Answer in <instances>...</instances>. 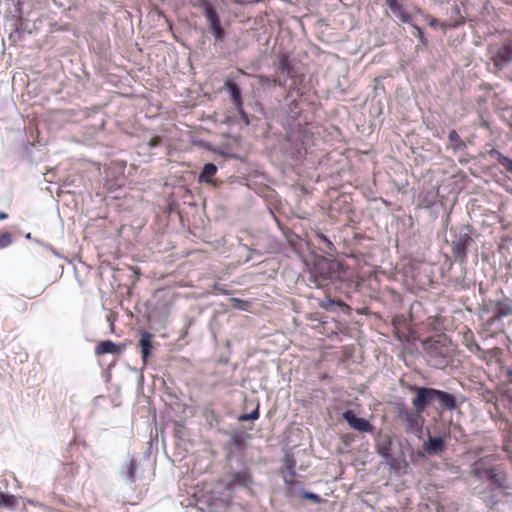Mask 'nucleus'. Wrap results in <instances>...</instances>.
<instances>
[{
	"label": "nucleus",
	"mask_w": 512,
	"mask_h": 512,
	"mask_svg": "<svg viewBox=\"0 0 512 512\" xmlns=\"http://www.w3.org/2000/svg\"><path fill=\"white\" fill-rule=\"evenodd\" d=\"M334 266V262L326 258H320L310 269V281L313 282L317 288L325 286L335 273Z\"/></svg>",
	"instance_id": "nucleus-1"
},
{
	"label": "nucleus",
	"mask_w": 512,
	"mask_h": 512,
	"mask_svg": "<svg viewBox=\"0 0 512 512\" xmlns=\"http://www.w3.org/2000/svg\"><path fill=\"white\" fill-rule=\"evenodd\" d=\"M198 6L203 9L209 31L217 41H223L225 31L221 25L220 18L210 0H198Z\"/></svg>",
	"instance_id": "nucleus-2"
},
{
	"label": "nucleus",
	"mask_w": 512,
	"mask_h": 512,
	"mask_svg": "<svg viewBox=\"0 0 512 512\" xmlns=\"http://www.w3.org/2000/svg\"><path fill=\"white\" fill-rule=\"evenodd\" d=\"M488 54L496 70H502L512 62V40L505 41L502 44L490 45Z\"/></svg>",
	"instance_id": "nucleus-3"
},
{
	"label": "nucleus",
	"mask_w": 512,
	"mask_h": 512,
	"mask_svg": "<svg viewBox=\"0 0 512 512\" xmlns=\"http://www.w3.org/2000/svg\"><path fill=\"white\" fill-rule=\"evenodd\" d=\"M297 462L293 455H285L283 459V466L281 468V476L286 486V494L293 496L296 494V487L300 486V482L296 480Z\"/></svg>",
	"instance_id": "nucleus-4"
},
{
	"label": "nucleus",
	"mask_w": 512,
	"mask_h": 512,
	"mask_svg": "<svg viewBox=\"0 0 512 512\" xmlns=\"http://www.w3.org/2000/svg\"><path fill=\"white\" fill-rule=\"evenodd\" d=\"M473 242L469 231H463L454 234V239L451 240L450 246L452 255L455 261L459 263H465L467 260V250L470 244Z\"/></svg>",
	"instance_id": "nucleus-5"
},
{
	"label": "nucleus",
	"mask_w": 512,
	"mask_h": 512,
	"mask_svg": "<svg viewBox=\"0 0 512 512\" xmlns=\"http://www.w3.org/2000/svg\"><path fill=\"white\" fill-rule=\"evenodd\" d=\"M409 390L415 393L412 399L413 408L418 412H424L435 398V389L428 387L410 386Z\"/></svg>",
	"instance_id": "nucleus-6"
},
{
	"label": "nucleus",
	"mask_w": 512,
	"mask_h": 512,
	"mask_svg": "<svg viewBox=\"0 0 512 512\" xmlns=\"http://www.w3.org/2000/svg\"><path fill=\"white\" fill-rule=\"evenodd\" d=\"M218 482L229 491L233 490L235 486L251 490L254 480L251 472L245 469L231 473L228 480H219Z\"/></svg>",
	"instance_id": "nucleus-7"
},
{
	"label": "nucleus",
	"mask_w": 512,
	"mask_h": 512,
	"mask_svg": "<svg viewBox=\"0 0 512 512\" xmlns=\"http://www.w3.org/2000/svg\"><path fill=\"white\" fill-rule=\"evenodd\" d=\"M342 417L346 420L349 426L359 432L370 433L373 431V425L366 419L357 417L352 410H346Z\"/></svg>",
	"instance_id": "nucleus-8"
},
{
	"label": "nucleus",
	"mask_w": 512,
	"mask_h": 512,
	"mask_svg": "<svg viewBox=\"0 0 512 512\" xmlns=\"http://www.w3.org/2000/svg\"><path fill=\"white\" fill-rule=\"evenodd\" d=\"M401 421H403L407 428L410 430L419 429L423 424L422 412L414 410H404L399 415Z\"/></svg>",
	"instance_id": "nucleus-9"
},
{
	"label": "nucleus",
	"mask_w": 512,
	"mask_h": 512,
	"mask_svg": "<svg viewBox=\"0 0 512 512\" xmlns=\"http://www.w3.org/2000/svg\"><path fill=\"white\" fill-rule=\"evenodd\" d=\"M224 88L229 93L231 101H232L235 109L238 112H242V107H243L242 95H241V90H240L239 86L237 85V83H235L234 81H232L230 79H227L224 82Z\"/></svg>",
	"instance_id": "nucleus-10"
},
{
	"label": "nucleus",
	"mask_w": 512,
	"mask_h": 512,
	"mask_svg": "<svg viewBox=\"0 0 512 512\" xmlns=\"http://www.w3.org/2000/svg\"><path fill=\"white\" fill-rule=\"evenodd\" d=\"M486 477L497 488L504 489L506 485V474L500 467L486 469Z\"/></svg>",
	"instance_id": "nucleus-11"
},
{
	"label": "nucleus",
	"mask_w": 512,
	"mask_h": 512,
	"mask_svg": "<svg viewBox=\"0 0 512 512\" xmlns=\"http://www.w3.org/2000/svg\"><path fill=\"white\" fill-rule=\"evenodd\" d=\"M389 9L395 16L402 22L410 24L412 21L411 15L406 11L403 5L398 0H385Z\"/></svg>",
	"instance_id": "nucleus-12"
},
{
	"label": "nucleus",
	"mask_w": 512,
	"mask_h": 512,
	"mask_svg": "<svg viewBox=\"0 0 512 512\" xmlns=\"http://www.w3.org/2000/svg\"><path fill=\"white\" fill-rule=\"evenodd\" d=\"M434 400H436L439 403V405L442 409L451 411L457 407V403H456V399H455L454 395H452L448 392L442 391V390L435 389Z\"/></svg>",
	"instance_id": "nucleus-13"
},
{
	"label": "nucleus",
	"mask_w": 512,
	"mask_h": 512,
	"mask_svg": "<svg viewBox=\"0 0 512 512\" xmlns=\"http://www.w3.org/2000/svg\"><path fill=\"white\" fill-rule=\"evenodd\" d=\"M153 335L147 331H143L141 333V338L139 340V346L141 348V356L144 364H147L148 359L151 355V351L153 349L152 344Z\"/></svg>",
	"instance_id": "nucleus-14"
},
{
	"label": "nucleus",
	"mask_w": 512,
	"mask_h": 512,
	"mask_svg": "<svg viewBox=\"0 0 512 512\" xmlns=\"http://www.w3.org/2000/svg\"><path fill=\"white\" fill-rule=\"evenodd\" d=\"M423 447L428 454H438L445 450V442L441 437H429Z\"/></svg>",
	"instance_id": "nucleus-15"
},
{
	"label": "nucleus",
	"mask_w": 512,
	"mask_h": 512,
	"mask_svg": "<svg viewBox=\"0 0 512 512\" xmlns=\"http://www.w3.org/2000/svg\"><path fill=\"white\" fill-rule=\"evenodd\" d=\"M489 459V457H484L475 461L471 468V474L477 479H482L484 476H486V469L492 467L489 466Z\"/></svg>",
	"instance_id": "nucleus-16"
},
{
	"label": "nucleus",
	"mask_w": 512,
	"mask_h": 512,
	"mask_svg": "<svg viewBox=\"0 0 512 512\" xmlns=\"http://www.w3.org/2000/svg\"><path fill=\"white\" fill-rule=\"evenodd\" d=\"M96 354H117L120 352V348L114 342L107 340L100 342L95 349Z\"/></svg>",
	"instance_id": "nucleus-17"
},
{
	"label": "nucleus",
	"mask_w": 512,
	"mask_h": 512,
	"mask_svg": "<svg viewBox=\"0 0 512 512\" xmlns=\"http://www.w3.org/2000/svg\"><path fill=\"white\" fill-rule=\"evenodd\" d=\"M217 173V167L213 163H207L204 165L202 172L199 175V181L207 184L213 183L212 178Z\"/></svg>",
	"instance_id": "nucleus-18"
},
{
	"label": "nucleus",
	"mask_w": 512,
	"mask_h": 512,
	"mask_svg": "<svg viewBox=\"0 0 512 512\" xmlns=\"http://www.w3.org/2000/svg\"><path fill=\"white\" fill-rule=\"evenodd\" d=\"M277 67L282 73H285L288 76H290L293 71V66L287 54H281L279 56Z\"/></svg>",
	"instance_id": "nucleus-19"
},
{
	"label": "nucleus",
	"mask_w": 512,
	"mask_h": 512,
	"mask_svg": "<svg viewBox=\"0 0 512 512\" xmlns=\"http://www.w3.org/2000/svg\"><path fill=\"white\" fill-rule=\"evenodd\" d=\"M391 446V440L385 437L377 444V453L384 458H389L391 456Z\"/></svg>",
	"instance_id": "nucleus-20"
},
{
	"label": "nucleus",
	"mask_w": 512,
	"mask_h": 512,
	"mask_svg": "<svg viewBox=\"0 0 512 512\" xmlns=\"http://www.w3.org/2000/svg\"><path fill=\"white\" fill-rule=\"evenodd\" d=\"M334 306H338L344 310H349V306L341 300L326 298L320 302V307L327 311H331Z\"/></svg>",
	"instance_id": "nucleus-21"
},
{
	"label": "nucleus",
	"mask_w": 512,
	"mask_h": 512,
	"mask_svg": "<svg viewBox=\"0 0 512 512\" xmlns=\"http://www.w3.org/2000/svg\"><path fill=\"white\" fill-rule=\"evenodd\" d=\"M334 306H338L344 310H349V306L341 300L326 298L320 302V307L327 311H331Z\"/></svg>",
	"instance_id": "nucleus-22"
},
{
	"label": "nucleus",
	"mask_w": 512,
	"mask_h": 512,
	"mask_svg": "<svg viewBox=\"0 0 512 512\" xmlns=\"http://www.w3.org/2000/svg\"><path fill=\"white\" fill-rule=\"evenodd\" d=\"M203 416L208 425L212 428L217 427L220 424V417L213 409H205Z\"/></svg>",
	"instance_id": "nucleus-23"
},
{
	"label": "nucleus",
	"mask_w": 512,
	"mask_h": 512,
	"mask_svg": "<svg viewBox=\"0 0 512 512\" xmlns=\"http://www.w3.org/2000/svg\"><path fill=\"white\" fill-rule=\"evenodd\" d=\"M137 461L134 459H131L129 463L124 468V474L130 483L135 482V475H136V469H137Z\"/></svg>",
	"instance_id": "nucleus-24"
},
{
	"label": "nucleus",
	"mask_w": 512,
	"mask_h": 512,
	"mask_svg": "<svg viewBox=\"0 0 512 512\" xmlns=\"http://www.w3.org/2000/svg\"><path fill=\"white\" fill-rule=\"evenodd\" d=\"M17 503V499L14 495L0 493V507L14 508Z\"/></svg>",
	"instance_id": "nucleus-25"
},
{
	"label": "nucleus",
	"mask_w": 512,
	"mask_h": 512,
	"mask_svg": "<svg viewBox=\"0 0 512 512\" xmlns=\"http://www.w3.org/2000/svg\"><path fill=\"white\" fill-rule=\"evenodd\" d=\"M258 79L261 84L273 83L275 86H279V87L285 86V83H286L285 81H282L281 79H279L277 77H270V76H266V75H259Z\"/></svg>",
	"instance_id": "nucleus-26"
},
{
	"label": "nucleus",
	"mask_w": 512,
	"mask_h": 512,
	"mask_svg": "<svg viewBox=\"0 0 512 512\" xmlns=\"http://www.w3.org/2000/svg\"><path fill=\"white\" fill-rule=\"evenodd\" d=\"M464 22H465L464 17L459 16V18H458L456 21H454V22L444 21V22L440 23V24H439V27H440L443 31H446L447 29L456 28V27H458L459 25L463 24Z\"/></svg>",
	"instance_id": "nucleus-27"
},
{
	"label": "nucleus",
	"mask_w": 512,
	"mask_h": 512,
	"mask_svg": "<svg viewBox=\"0 0 512 512\" xmlns=\"http://www.w3.org/2000/svg\"><path fill=\"white\" fill-rule=\"evenodd\" d=\"M498 154V162L509 172H512V159L503 155L502 153Z\"/></svg>",
	"instance_id": "nucleus-28"
},
{
	"label": "nucleus",
	"mask_w": 512,
	"mask_h": 512,
	"mask_svg": "<svg viewBox=\"0 0 512 512\" xmlns=\"http://www.w3.org/2000/svg\"><path fill=\"white\" fill-rule=\"evenodd\" d=\"M300 496H301V498L306 499V500H310V501H312L314 503H322V502H324V499H322L318 494H315V493H312V492L302 491Z\"/></svg>",
	"instance_id": "nucleus-29"
},
{
	"label": "nucleus",
	"mask_w": 512,
	"mask_h": 512,
	"mask_svg": "<svg viewBox=\"0 0 512 512\" xmlns=\"http://www.w3.org/2000/svg\"><path fill=\"white\" fill-rule=\"evenodd\" d=\"M259 418V409L258 407L253 410L251 413H248V414H241L238 418L239 421L241 422H244V421H249V420H256Z\"/></svg>",
	"instance_id": "nucleus-30"
},
{
	"label": "nucleus",
	"mask_w": 512,
	"mask_h": 512,
	"mask_svg": "<svg viewBox=\"0 0 512 512\" xmlns=\"http://www.w3.org/2000/svg\"><path fill=\"white\" fill-rule=\"evenodd\" d=\"M12 243V235L9 232L0 234V248H5Z\"/></svg>",
	"instance_id": "nucleus-31"
},
{
	"label": "nucleus",
	"mask_w": 512,
	"mask_h": 512,
	"mask_svg": "<svg viewBox=\"0 0 512 512\" xmlns=\"http://www.w3.org/2000/svg\"><path fill=\"white\" fill-rule=\"evenodd\" d=\"M412 26H413V29H414V31H413V35H414L415 37H417V38L419 39V41H420L423 45H427V39H426V37L424 36V32L422 31V29H421L419 26L415 25V24H413Z\"/></svg>",
	"instance_id": "nucleus-32"
},
{
	"label": "nucleus",
	"mask_w": 512,
	"mask_h": 512,
	"mask_svg": "<svg viewBox=\"0 0 512 512\" xmlns=\"http://www.w3.org/2000/svg\"><path fill=\"white\" fill-rule=\"evenodd\" d=\"M232 301L234 302L233 306L238 309H246V307L248 305L247 301H244V300H241L238 298H234V299H232Z\"/></svg>",
	"instance_id": "nucleus-33"
},
{
	"label": "nucleus",
	"mask_w": 512,
	"mask_h": 512,
	"mask_svg": "<svg viewBox=\"0 0 512 512\" xmlns=\"http://www.w3.org/2000/svg\"><path fill=\"white\" fill-rule=\"evenodd\" d=\"M424 18H425V20L428 21L429 26H431L433 28H436L437 26H439V22L436 18H434L428 14L424 15Z\"/></svg>",
	"instance_id": "nucleus-34"
},
{
	"label": "nucleus",
	"mask_w": 512,
	"mask_h": 512,
	"mask_svg": "<svg viewBox=\"0 0 512 512\" xmlns=\"http://www.w3.org/2000/svg\"><path fill=\"white\" fill-rule=\"evenodd\" d=\"M328 324H329V323H328V322H326V321H322V322H321V326L323 327V332H325V333H326V335H327L328 337H330L331 335L336 334V332H335V330H333V329H331L330 331L326 330V325H328Z\"/></svg>",
	"instance_id": "nucleus-35"
},
{
	"label": "nucleus",
	"mask_w": 512,
	"mask_h": 512,
	"mask_svg": "<svg viewBox=\"0 0 512 512\" xmlns=\"http://www.w3.org/2000/svg\"><path fill=\"white\" fill-rule=\"evenodd\" d=\"M449 140L452 142H456L459 140V135L455 130L449 132Z\"/></svg>",
	"instance_id": "nucleus-36"
},
{
	"label": "nucleus",
	"mask_w": 512,
	"mask_h": 512,
	"mask_svg": "<svg viewBox=\"0 0 512 512\" xmlns=\"http://www.w3.org/2000/svg\"><path fill=\"white\" fill-rule=\"evenodd\" d=\"M320 239L328 246V248L331 249L333 247L332 242L325 235H320Z\"/></svg>",
	"instance_id": "nucleus-37"
},
{
	"label": "nucleus",
	"mask_w": 512,
	"mask_h": 512,
	"mask_svg": "<svg viewBox=\"0 0 512 512\" xmlns=\"http://www.w3.org/2000/svg\"><path fill=\"white\" fill-rule=\"evenodd\" d=\"M237 4H254L257 3L256 0H233Z\"/></svg>",
	"instance_id": "nucleus-38"
},
{
	"label": "nucleus",
	"mask_w": 512,
	"mask_h": 512,
	"mask_svg": "<svg viewBox=\"0 0 512 512\" xmlns=\"http://www.w3.org/2000/svg\"><path fill=\"white\" fill-rule=\"evenodd\" d=\"M160 141V138L159 137H155L153 138L151 141H150V145L151 146H156Z\"/></svg>",
	"instance_id": "nucleus-39"
},
{
	"label": "nucleus",
	"mask_w": 512,
	"mask_h": 512,
	"mask_svg": "<svg viewBox=\"0 0 512 512\" xmlns=\"http://www.w3.org/2000/svg\"><path fill=\"white\" fill-rule=\"evenodd\" d=\"M8 217L7 213L0 211V220H5Z\"/></svg>",
	"instance_id": "nucleus-40"
},
{
	"label": "nucleus",
	"mask_w": 512,
	"mask_h": 512,
	"mask_svg": "<svg viewBox=\"0 0 512 512\" xmlns=\"http://www.w3.org/2000/svg\"><path fill=\"white\" fill-rule=\"evenodd\" d=\"M507 375L509 377L510 382H512V370H508Z\"/></svg>",
	"instance_id": "nucleus-41"
},
{
	"label": "nucleus",
	"mask_w": 512,
	"mask_h": 512,
	"mask_svg": "<svg viewBox=\"0 0 512 512\" xmlns=\"http://www.w3.org/2000/svg\"><path fill=\"white\" fill-rule=\"evenodd\" d=\"M417 13H420V14H423L422 10L421 9H417L416 10Z\"/></svg>",
	"instance_id": "nucleus-42"
},
{
	"label": "nucleus",
	"mask_w": 512,
	"mask_h": 512,
	"mask_svg": "<svg viewBox=\"0 0 512 512\" xmlns=\"http://www.w3.org/2000/svg\"><path fill=\"white\" fill-rule=\"evenodd\" d=\"M474 346H475V348H476L477 350H480V347H479V345H478V344H474Z\"/></svg>",
	"instance_id": "nucleus-43"
},
{
	"label": "nucleus",
	"mask_w": 512,
	"mask_h": 512,
	"mask_svg": "<svg viewBox=\"0 0 512 512\" xmlns=\"http://www.w3.org/2000/svg\"><path fill=\"white\" fill-rule=\"evenodd\" d=\"M29 503H30L31 505H36V503H35L34 501H29Z\"/></svg>",
	"instance_id": "nucleus-44"
},
{
	"label": "nucleus",
	"mask_w": 512,
	"mask_h": 512,
	"mask_svg": "<svg viewBox=\"0 0 512 512\" xmlns=\"http://www.w3.org/2000/svg\"><path fill=\"white\" fill-rule=\"evenodd\" d=\"M257 3L264 2L265 0H256Z\"/></svg>",
	"instance_id": "nucleus-45"
}]
</instances>
